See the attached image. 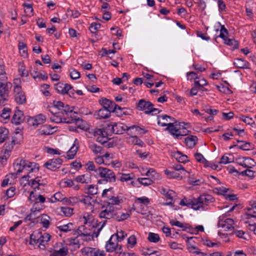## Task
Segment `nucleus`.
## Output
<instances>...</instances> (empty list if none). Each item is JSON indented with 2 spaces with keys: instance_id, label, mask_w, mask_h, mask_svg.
Wrapping results in <instances>:
<instances>
[{
  "instance_id": "obj_1",
  "label": "nucleus",
  "mask_w": 256,
  "mask_h": 256,
  "mask_svg": "<svg viewBox=\"0 0 256 256\" xmlns=\"http://www.w3.org/2000/svg\"><path fill=\"white\" fill-rule=\"evenodd\" d=\"M214 198L210 194L200 195L197 198H182L180 204L182 206H186L194 210L205 211L210 208L209 204L214 202Z\"/></svg>"
},
{
  "instance_id": "obj_2",
  "label": "nucleus",
  "mask_w": 256,
  "mask_h": 256,
  "mask_svg": "<svg viewBox=\"0 0 256 256\" xmlns=\"http://www.w3.org/2000/svg\"><path fill=\"white\" fill-rule=\"evenodd\" d=\"M14 166L17 174L24 171L27 172L28 174L22 176L24 179L32 178L31 173L38 172L39 170V166L38 164L23 159H17L14 163Z\"/></svg>"
},
{
  "instance_id": "obj_3",
  "label": "nucleus",
  "mask_w": 256,
  "mask_h": 256,
  "mask_svg": "<svg viewBox=\"0 0 256 256\" xmlns=\"http://www.w3.org/2000/svg\"><path fill=\"white\" fill-rule=\"evenodd\" d=\"M106 220L104 222H100L98 224V228L96 231V228H94V226H91L90 224L88 225H82L80 226L76 230V233L78 234L80 236H92V238H97L99 234L100 231L102 230L104 226L106 224Z\"/></svg>"
},
{
  "instance_id": "obj_4",
  "label": "nucleus",
  "mask_w": 256,
  "mask_h": 256,
  "mask_svg": "<svg viewBox=\"0 0 256 256\" xmlns=\"http://www.w3.org/2000/svg\"><path fill=\"white\" fill-rule=\"evenodd\" d=\"M97 174L102 178L98 180V183L102 184V182H114L116 180L114 172L111 170L99 166L97 168Z\"/></svg>"
},
{
  "instance_id": "obj_5",
  "label": "nucleus",
  "mask_w": 256,
  "mask_h": 256,
  "mask_svg": "<svg viewBox=\"0 0 256 256\" xmlns=\"http://www.w3.org/2000/svg\"><path fill=\"white\" fill-rule=\"evenodd\" d=\"M136 108L139 110L144 111V113L146 114H156L161 112L158 108H154V104L151 102L144 99H141L138 101Z\"/></svg>"
},
{
  "instance_id": "obj_6",
  "label": "nucleus",
  "mask_w": 256,
  "mask_h": 256,
  "mask_svg": "<svg viewBox=\"0 0 256 256\" xmlns=\"http://www.w3.org/2000/svg\"><path fill=\"white\" fill-rule=\"evenodd\" d=\"M117 208L113 205L107 204L102 206L98 216L101 218L115 220Z\"/></svg>"
},
{
  "instance_id": "obj_7",
  "label": "nucleus",
  "mask_w": 256,
  "mask_h": 256,
  "mask_svg": "<svg viewBox=\"0 0 256 256\" xmlns=\"http://www.w3.org/2000/svg\"><path fill=\"white\" fill-rule=\"evenodd\" d=\"M60 112L63 115V116H65V115L66 116V118H64V123L71 124L80 120L79 118H76L75 116L76 113L73 112L72 108L68 104H64V108Z\"/></svg>"
},
{
  "instance_id": "obj_8",
  "label": "nucleus",
  "mask_w": 256,
  "mask_h": 256,
  "mask_svg": "<svg viewBox=\"0 0 256 256\" xmlns=\"http://www.w3.org/2000/svg\"><path fill=\"white\" fill-rule=\"evenodd\" d=\"M236 226L232 218H225L224 216L219 217V220L218 224V228H221L222 230L226 232H232Z\"/></svg>"
},
{
  "instance_id": "obj_9",
  "label": "nucleus",
  "mask_w": 256,
  "mask_h": 256,
  "mask_svg": "<svg viewBox=\"0 0 256 256\" xmlns=\"http://www.w3.org/2000/svg\"><path fill=\"white\" fill-rule=\"evenodd\" d=\"M115 238L112 235L110 240L106 242L105 246L106 251L109 252H114L116 254H120L122 252V246L118 244V242Z\"/></svg>"
},
{
  "instance_id": "obj_10",
  "label": "nucleus",
  "mask_w": 256,
  "mask_h": 256,
  "mask_svg": "<svg viewBox=\"0 0 256 256\" xmlns=\"http://www.w3.org/2000/svg\"><path fill=\"white\" fill-rule=\"evenodd\" d=\"M12 87L10 82L0 84V106H4L8 100L10 89Z\"/></svg>"
},
{
  "instance_id": "obj_11",
  "label": "nucleus",
  "mask_w": 256,
  "mask_h": 256,
  "mask_svg": "<svg viewBox=\"0 0 256 256\" xmlns=\"http://www.w3.org/2000/svg\"><path fill=\"white\" fill-rule=\"evenodd\" d=\"M91 132L96 138L98 142L104 144L108 140L107 132L104 128H95L92 130Z\"/></svg>"
},
{
  "instance_id": "obj_12",
  "label": "nucleus",
  "mask_w": 256,
  "mask_h": 256,
  "mask_svg": "<svg viewBox=\"0 0 256 256\" xmlns=\"http://www.w3.org/2000/svg\"><path fill=\"white\" fill-rule=\"evenodd\" d=\"M134 126L128 127L126 124L122 123L112 122L110 125L108 126V129L111 130L112 133L115 134H122L124 131L128 130L130 129L133 128Z\"/></svg>"
},
{
  "instance_id": "obj_13",
  "label": "nucleus",
  "mask_w": 256,
  "mask_h": 256,
  "mask_svg": "<svg viewBox=\"0 0 256 256\" xmlns=\"http://www.w3.org/2000/svg\"><path fill=\"white\" fill-rule=\"evenodd\" d=\"M42 209L41 206H38V203L34 202L33 206L30 210V213L27 215L24 218L25 222L32 221L34 222V220L38 218L40 216V211Z\"/></svg>"
},
{
  "instance_id": "obj_14",
  "label": "nucleus",
  "mask_w": 256,
  "mask_h": 256,
  "mask_svg": "<svg viewBox=\"0 0 256 256\" xmlns=\"http://www.w3.org/2000/svg\"><path fill=\"white\" fill-rule=\"evenodd\" d=\"M62 162L63 160L59 158H52L46 161L44 164V166L48 170L55 171L60 167Z\"/></svg>"
},
{
  "instance_id": "obj_15",
  "label": "nucleus",
  "mask_w": 256,
  "mask_h": 256,
  "mask_svg": "<svg viewBox=\"0 0 256 256\" xmlns=\"http://www.w3.org/2000/svg\"><path fill=\"white\" fill-rule=\"evenodd\" d=\"M68 253V248L66 246H62V244L59 242L56 244L54 251L50 256H66Z\"/></svg>"
},
{
  "instance_id": "obj_16",
  "label": "nucleus",
  "mask_w": 256,
  "mask_h": 256,
  "mask_svg": "<svg viewBox=\"0 0 256 256\" xmlns=\"http://www.w3.org/2000/svg\"><path fill=\"white\" fill-rule=\"evenodd\" d=\"M158 124L159 125H161L162 126H168L166 128V130H168L172 135L174 136V138L179 139L178 134L179 133L180 129L174 126L173 122H160V120H158Z\"/></svg>"
},
{
  "instance_id": "obj_17",
  "label": "nucleus",
  "mask_w": 256,
  "mask_h": 256,
  "mask_svg": "<svg viewBox=\"0 0 256 256\" xmlns=\"http://www.w3.org/2000/svg\"><path fill=\"white\" fill-rule=\"evenodd\" d=\"M46 120V117L42 114L37 115L34 117H31L28 120V123L29 126H38L40 124H42Z\"/></svg>"
},
{
  "instance_id": "obj_18",
  "label": "nucleus",
  "mask_w": 256,
  "mask_h": 256,
  "mask_svg": "<svg viewBox=\"0 0 256 256\" xmlns=\"http://www.w3.org/2000/svg\"><path fill=\"white\" fill-rule=\"evenodd\" d=\"M14 99L16 102L20 104H23L26 102V95L24 92L22 90L21 88H16L14 90Z\"/></svg>"
},
{
  "instance_id": "obj_19",
  "label": "nucleus",
  "mask_w": 256,
  "mask_h": 256,
  "mask_svg": "<svg viewBox=\"0 0 256 256\" xmlns=\"http://www.w3.org/2000/svg\"><path fill=\"white\" fill-rule=\"evenodd\" d=\"M24 120L23 112L19 110H16L12 120V122L16 125H18L23 122Z\"/></svg>"
},
{
  "instance_id": "obj_20",
  "label": "nucleus",
  "mask_w": 256,
  "mask_h": 256,
  "mask_svg": "<svg viewBox=\"0 0 256 256\" xmlns=\"http://www.w3.org/2000/svg\"><path fill=\"white\" fill-rule=\"evenodd\" d=\"M62 89L63 90L61 94H67L71 98H76L75 90L70 84H63Z\"/></svg>"
},
{
  "instance_id": "obj_21",
  "label": "nucleus",
  "mask_w": 256,
  "mask_h": 256,
  "mask_svg": "<svg viewBox=\"0 0 256 256\" xmlns=\"http://www.w3.org/2000/svg\"><path fill=\"white\" fill-rule=\"evenodd\" d=\"M110 112L108 110L102 108L96 112L94 116L98 119L107 118L110 116Z\"/></svg>"
},
{
  "instance_id": "obj_22",
  "label": "nucleus",
  "mask_w": 256,
  "mask_h": 256,
  "mask_svg": "<svg viewBox=\"0 0 256 256\" xmlns=\"http://www.w3.org/2000/svg\"><path fill=\"white\" fill-rule=\"evenodd\" d=\"M56 228L61 232H68L72 231V232H74V234H76V228L74 226V224L71 222L68 223V224L58 226Z\"/></svg>"
},
{
  "instance_id": "obj_23",
  "label": "nucleus",
  "mask_w": 256,
  "mask_h": 256,
  "mask_svg": "<svg viewBox=\"0 0 256 256\" xmlns=\"http://www.w3.org/2000/svg\"><path fill=\"white\" fill-rule=\"evenodd\" d=\"M46 183L44 180L41 179V177L37 176L34 179L31 180V186L36 190V189L40 190V186H44Z\"/></svg>"
},
{
  "instance_id": "obj_24",
  "label": "nucleus",
  "mask_w": 256,
  "mask_h": 256,
  "mask_svg": "<svg viewBox=\"0 0 256 256\" xmlns=\"http://www.w3.org/2000/svg\"><path fill=\"white\" fill-rule=\"evenodd\" d=\"M198 140V138L196 136L191 135L185 138V143L188 148H192L196 144Z\"/></svg>"
},
{
  "instance_id": "obj_25",
  "label": "nucleus",
  "mask_w": 256,
  "mask_h": 256,
  "mask_svg": "<svg viewBox=\"0 0 256 256\" xmlns=\"http://www.w3.org/2000/svg\"><path fill=\"white\" fill-rule=\"evenodd\" d=\"M100 102L102 106H103V108H105L110 112H112L114 107L113 105L114 104V102L106 98H104L100 100Z\"/></svg>"
},
{
  "instance_id": "obj_26",
  "label": "nucleus",
  "mask_w": 256,
  "mask_h": 256,
  "mask_svg": "<svg viewBox=\"0 0 256 256\" xmlns=\"http://www.w3.org/2000/svg\"><path fill=\"white\" fill-rule=\"evenodd\" d=\"M41 237V232H34L30 236V240L29 244L34 245L38 244H40V239Z\"/></svg>"
},
{
  "instance_id": "obj_27",
  "label": "nucleus",
  "mask_w": 256,
  "mask_h": 256,
  "mask_svg": "<svg viewBox=\"0 0 256 256\" xmlns=\"http://www.w3.org/2000/svg\"><path fill=\"white\" fill-rule=\"evenodd\" d=\"M51 238V236L47 233H44L42 234L41 233V237L40 239V244H38V247L40 249L44 250L45 248V244L48 242Z\"/></svg>"
},
{
  "instance_id": "obj_28",
  "label": "nucleus",
  "mask_w": 256,
  "mask_h": 256,
  "mask_svg": "<svg viewBox=\"0 0 256 256\" xmlns=\"http://www.w3.org/2000/svg\"><path fill=\"white\" fill-rule=\"evenodd\" d=\"M54 128H51L50 126L46 124L42 126L38 129V134L40 135H50L53 133L52 130Z\"/></svg>"
},
{
  "instance_id": "obj_29",
  "label": "nucleus",
  "mask_w": 256,
  "mask_h": 256,
  "mask_svg": "<svg viewBox=\"0 0 256 256\" xmlns=\"http://www.w3.org/2000/svg\"><path fill=\"white\" fill-rule=\"evenodd\" d=\"M234 64L238 68H246L249 66V63L246 60L242 58H236L234 60Z\"/></svg>"
},
{
  "instance_id": "obj_30",
  "label": "nucleus",
  "mask_w": 256,
  "mask_h": 256,
  "mask_svg": "<svg viewBox=\"0 0 256 256\" xmlns=\"http://www.w3.org/2000/svg\"><path fill=\"white\" fill-rule=\"evenodd\" d=\"M173 156L179 162L186 163L188 161V156L182 154L180 152L178 151L174 152Z\"/></svg>"
},
{
  "instance_id": "obj_31",
  "label": "nucleus",
  "mask_w": 256,
  "mask_h": 256,
  "mask_svg": "<svg viewBox=\"0 0 256 256\" xmlns=\"http://www.w3.org/2000/svg\"><path fill=\"white\" fill-rule=\"evenodd\" d=\"M89 148L95 154H103L104 150L103 148L100 146H98L96 144L92 143L88 145Z\"/></svg>"
},
{
  "instance_id": "obj_32",
  "label": "nucleus",
  "mask_w": 256,
  "mask_h": 256,
  "mask_svg": "<svg viewBox=\"0 0 256 256\" xmlns=\"http://www.w3.org/2000/svg\"><path fill=\"white\" fill-rule=\"evenodd\" d=\"M84 192L89 195H94L98 193V187L93 184L86 186L84 188Z\"/></svg>"
},
{
  "instance_id": "obj_33",
  "label": "nucleus",
  "mask_w": 256,
  "mask_h": 256,
  "mask_svg": "<svg viewBox=\"0 0 256 256\" xmlns=\"http://www.w3.org/2000/svg\"><path fill=\"white\" fill-rule=\"evenodd\" d=\"M76 140H75L73 146L70 148V150L67 152V158L68 159H72L76 154L78 146H76Z\"/></svg>"
},
{
  "instance_id": "obj_34",
  "label": "nucleus",
  "mask_w": 256,
  "mask_h": 256,
  "mask_svg": "<svg viewBox=\"0 0 256 256\" xmlns=\"http://www.w3.org/2000/svg\"><path fill=\"white\" fill-rule=\"evenodd\" d=\"M66 116H63L60 112H56L52 116L50 117V120L56 123L64 122V118Z\"/></svg>"
},
{
  "instance_id": "obj_35",
  "label": "nucleus",
  "mask_w": 256,
  "mask_h": 256,
  "mask_svg": "<svg viewBox=\"0 0 256 256\" xmlns=\"http://www.w3.org/2000/svg\"><path fill=\"white\" fill-rule=\"evenodd\" d=\"M164 172L165 174L170 178H180V179H182V176L180 174L179 172H176L175 170H166Z\"/></svg>"
},
{
  "instance_id": "obj_36",
  "label": "nucleus",
  "mask_w": 256,
  "mask_h": 256,
  "mask_svg": "<svg viewBox=\"0 0 256 256\" xmlns=\"http://www.w3.org/2000/svg\"><path fill=\"white\" fill-rule=\"evenodd\" d=\"M116 177L118 180H120L122 182H128L132 178L130 176V174H125L121 173H118Z\"/></svg>"
},
{
  "instance_id": "obj_37",
  "label": "nucleus",
  "mask_w": 256,
  "mask_h": 256,
  "mask_svg": "<svg viewBox=\"0 0 256 256\" xmlns=\"http://www.w3.org/2000/svg\"><path fill=\"white\" fill-rule=\"evenodd\" d=\"M94 248L92 247H84L81 250L83 256H92Z\"/></svg>"
},
{
  "instance_id": "obj_38",
  "label": "nucleus",
  "mask_w": 256,
  "mask_h": 256,
  "mask_svg": "<svg viewBox=\"0 0 256 256\" xmlns=\"http://www.w3.org/2000/svg\"><path fill=\"white\" fill-rule=\"evenodd\" d=\"M8 130L5 128H0V144L4 142L8 137Z\"/></svg>"
},
{
  "instance_id": "obj_39",
  "label": "nucleus",
  "mask_w": 256,
  "mask_h": 256,
  "mask_svg": "<svg viewBox=\"0 0 256 256\" xmlns=\"http://www.w3.org/2000/svg\"><path fill=\"white\" fill-rule=\"evenodd\" d=\"M116 239L118 242H122L127 236V234L123 230L118 231L116 234H112Z\"/></svg>"
},
{
  "instance_id": "obj_40",
  "label": "nucleus",
  "mask_w": 256,
  "mask_h": 256,
  "mask_svg": "<svg viewBox=\"0 0 256 256\" xmlns=\"http://www.w3.org/2000/svg\"><path fill=\"white\" fill-rule=\"evenodd\" d=\"M116 214L115 220L118 221L125 220L129 216V214H128L121 212L118 208L117 209Z\"/></svg>"
},
{
  "instance_id": "obj_41",
  "label": "nucleus",
  "mask_w": 256,
  "mask_h": 256,
  "mask_svg": "<svg viewBox=\"0 0 256 256\" xmlns=\"http://www.w3.org/2000/svg\"><path fill=\"white\" fill-rule=\"evenodd\" d=\"M148 239L150 242L156 243L160 240V238L158 234L150 232L148 234Z\"/></svg>"
},
{
  "instance_id": "obj_42",
  "label": "nucleus",
  "mask_w": 256,
  "mask_h": 256,
  "mask_svg": "<svg viewBox=\"0 0 256 256\" xmlns=\"http://www.w3.org/2000/svg\"><path fill=\"white\" fill-rule=\"evenodd\" d=\"M15 138L12 139L10 143L6 142L4 145V150L7 152H10L12 150L14 146L16 143Z\"/></svg>"
},
{
  "instance_id": "obj_43",
  "label": "nucleus",
  "mask_w": 256,
  "mask_h": 256,
  "mask_svg": "<svg viewBox=\"0 0 256 256\" xmlns=\"http://www.w3.org/2000/svg\"><path fill=\"white\" fill-rule=\"evenodd\" d=\"M50 218L47 215H43L41 218V224L44 228H47L50 225Z\"/></svg>"
},
{
  "instance_id": "obj_44",
  "label": "nucleus",
  "mask_w": 256,
  "mask_h": 256,
  "mask_svg": "<svg viewBox=\"0 0 256 256\" xmlns=\"http://www.w3.org/2000/svg\"><path fill=\"white\" fill-rule=\"evenodd\" d=\"M109 202H107V204H110V205H114L118 204L120 202V198L118 196H110L109 199L108 200Z\"/></svg>"
},
{
  "instance_id": "obj_45",
  "label": "nucleus",
  "mask_w": 256,
  "mask_h": 256,
  "mask_svg": "<svg viewBox=\"0 0 256 256\" xmlns=\"http://www.w3.org/2000/svg\"><path fill=\"white\" fill-rule=\"evenodd\" d=\"M82 218L84 220V224L86 225H88V224H90L91 221L93 220V216L88 213L84 214Z\"/></svg>"
},
{
  "instance_id": "obj_46",
  "label": "nucleus",
  "mask_w": 256,
  "mask_h": 256,
  "mask_svg": "<svg viewBox=\"0 0 256 256\" xmlns=\"http://www.w3.org/2000/svg\"><path fill=\"white\" fill-rule=\"evenodd\" d=\"M61 211L66 216H70L72 214L74 209L66 206L61 208Z\"/></svg>"
},
{
  "instance_id": "obj_47",
  "label": "nucleus",
  "mask_w": 256,
  "mask_h": 256,
  "mask_svg": "<svg viewBox=\"0 0 256 256\" xmlns=\"http://www.w3.org/2000/svg\"><path fill=\"white\" fill-rule=\"evenodd\" d=\"M138 181L139 182H140L141 184H142V185H144V186H149V185L152 184V183L153 182L152 180L150 178H138Z\"/></svg>"
},
{
  "instance_id": "obj_48",
  "label": "nucleus",
  "mask_w": 256,
  "mask_h": 256,
  "mask_svg": "<svg viewBox=\"0 0 256 256\" xmlns=\"http://www.w3.org/2000/svg\"><path fill=\"white\" fill-rule=\"evenodd\" d=\"M246 157L242 158H236V161L237 164L240 165L242 166L244 168H248V166L246 165Z\"/></svg>"
},
{
  "instance_id": "obj_49",
  "label": "nucleus",
  "mask_w": 256,
  "mask_h": 256,
  "mask_svg": "<svg viewBox=\"0 0 256 256\" xmlns=\"http://www.w3.org/2000/svg\"><path fill=\"white\" fill-rule=\"evenodd\" d=\"M228 34V30L225 28L224 26H222L220 30V36L221 38H222L224 40L227 38Z\"/></svg>"
},
{
  "instance_id": "obj_50",
  "label": "nucleus",
  "mask_w": 256,
  "mask_h": 256,
  "mask_svg": "<svg viewBox=\"0 0 256 256\" xmlns=\"http://www.w3.org/2000/svg\"><path fill=\"white\" fill-rule=\"evenodd\" d=\"M86 170L89 171H94L97 173V168L92 162L89 161L86 164Z\"/></svg>"
},
{
  "instance_id": "obj_51",
  "label": "nucleus",
  "mask_w": 256,
  "mask_h": 256,
  "mask_svg": "<svg viewBox=\"0 0 256 256\" xmlns=\"http://www.w3.org/2000/svg\"><path fill=\"white\" fill-rule=\"evenodd\" d=\"M208 83L204 78L200 80H195L194 82V86H197L200 88H202L204 86L207 85Z\"/></svg>"
},
{
  "instance_id": "obj_52",
  "label": "nucleus",
  "mask_w": 256,
  "mask_h": 256,
  "mask_svg": "<svg viewBox=\"0 0 256 256\" xmlns=\"http://www.w3.org/2000/svg\"><path fill=\"white\" fill-rule=\"evenodd\" d=\"M170 224L172 226H177L179 228H182L183 230H185L186 227V226H184V224L182 222H180L179 221H176L174 220H170Z\"/></svg>"
},
{
  "instance_id": "obj_53",
  "label": "nucleus",
  "mask_w": 256,
  "mask_h": 256,
  "mask_svg": "<svg viewBox=\"0 0 256 256\" xmlns=\"http://www.w3.org/2000/svg\"><path fill=\"white\" fill-rule=\"evenodd\" d=\"M16 188L14 187H11L8 189L6 192V195L7 198H10L13 197L15 194Z\"/></svg>"
},
{
  "instance_id": "obj_54",
  "label": "nucleus",
  "mask_w": 256,
  "mask_h": 256,
  "mask_svg": "<svg viewBox=\"0 0 256 256\" xmlns=\"http://www.w3.org/2000/svg\"><path fill=\"white\" fill-rule=\"evenodd\" d=\"M92 200V198L91 196H84L83 198H80V202H83L87 206H90L91 205Z\"/></svg>"
},
{
  "instance_id": "obj_55",
  "label": "nucleus",
  "mask_w": 256,
  "mask_h": 256,
  "mask_svg": "<svg viewBox=\"0 0 256 256\" xmlns=\"http://www.w3.org/2000/svg\"><path fill=\"white\" fill-rule=\"evenodd\" d=\"M100 24L93 22L90 24V30L92 33H95L96 31L100 28Z\"/></svg>"
},
{
  "instance_id": "obj_56",
  "label": "nucleus",
  "mask_w": 256,
  "mask_h": 256,
  "mask_svg": "<svg viewBox=\"0 0 256 256\" xmlns=\"http://www.w3.org/2000/svg\"><path fill=\"white\" fill-rule=\"evenodd\" d=\"M10 109L8 108H4L2 110V112L1 114V116L4 119H7L10 116Z\"/></svg>"
},
{
  "instance_id": "obj_57",
  "label": "nucleus",
  "mask_w": 256,
  "mask_h": 256,
  "mask_svg": "<svg viewBox=\"0 0 256 256\" xmlns=\"http://www.w3.org/2000/svg\"><path fill=\"white\" fill-rule=\"evenodd\" d=\"M234 234H236L238 238H245L244 237H243V236L244 234V232L242 230H235L234 229L232 230V232L230 233V234L232 235Z\"/></svg>"
},
{
  "instance_id": "obj_58",
  "label": "nucleus",
  "mask_w": 256,
  "mask_h": 256,
  "mask_svg": "<svg viewBox=\"0 0 256 256\" xmlns=\"http://www.w3.org/2000/svg\"><path fill=\"white\" fill-rule=\"evenodd\" d=\"M243 143V144L238 146L239 148L244 150H248L251 149L252 145L250 143L244 142Z\"/></svg>"
},
{
  "instance_id": "obj_59",
  "label": "nucleus",
  "mask_w": 256,
  "mask_h": 256,
  "mask_svg": "<svg viewBox=\"0 0 256 256\" xmlns=\"http://www.w3.org/2000/svg\"><path fill=\"white\" fill-rule=\"evenodd\" d=\"M128 244L131 245L133 247L136 244V238L134 235H132L128 239Z\"/></svg>"
},
{
  "instance_id": "obj_60",
  "label": "nucleus",
  "mask_w": 256,
  "mask_h": 256,
  "mask_svg": "<svg viewBox=\"0 0 256 256\" xmlns=\"http://www.w3.org/2000/svg\"><path fill=\"white\" fill-rule=\"evenodd\" d=\"M64 103L60 101L54 100L53 102L54 107L60 111H62V108H64Z\"/></svg>"
},
{
  "instance_id": "obj_61",
  "label": "nucleus",
  "mask_w": 256,
  "mask_h": 256,
  "mask_svg": "<svg viewBox=\"0 0 256 256\" xmlns=\"http://www.w3.org/2000/svg\"><path fill=\"white\" fill-rule=\"evenodd\" d=\"M86 175L82 174L80 176H78L75 178V180L78 182H80L82 184H87L88 183V182L87 181V180L85 178Z\"/></svg>"
},
{
  "instance_id": "obj_62",
  "label": "nucleus",
  "mask_w": 256,
  "mask_h": 256,
  "mask_svg": "<svg viewBox=\"0 0 256 256\" xmlns=\"http://www.w3.org/2000/svg\"><path fill=\"white\" fill-rule=\"evenodd\" d=\"M80 73L78 71H77L75 70H72L70 72V76L71 78H72L73 80H76V79L80 78Z\"/></svg>"
},
{
  "instance_id": "obj_63",
  "label": "nucleus",
  "mask_w": 256,
  "mask_h": 256,
  "mask_svg": "<svg viewBox=\"0 0 256 256\" xmlns=\"http://www.w3.org/2000/svg\"><path fill=\"white\" fill-rule=\"evenodd\" d=\"M186 76L188 77V80H196V79L198 78V76H197L196 73L194 72H187Z\"/></svg>"
},
{
  "instance_id": "obj_64",
  "label": "nucleus",
  "mask_w": 256,
  "mask_h": 256,
  "mask_svg": "<svg viewBox=\"0 0 256 256\" xmlns=\"http://www.w3.org/2000/svg\"><path fill=\"white\" fill-rule=\"evenodd\" d=\"M92 256H105L106 253L103 250H100L97 248H94Z\"/></svg>"
}]
</instances>
